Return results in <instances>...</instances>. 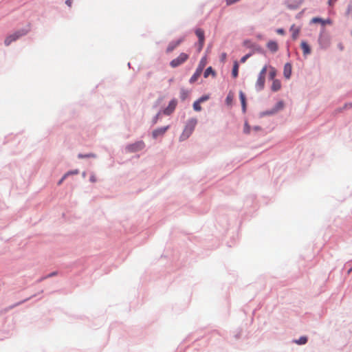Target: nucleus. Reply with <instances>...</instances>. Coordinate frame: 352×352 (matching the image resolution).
Listing matches in <instances>:
<instances>
[{"label": "nucleus", "instance_id": "79ce46f5", "mask_svg": "<svg viewBox=\"0 0 352 352\" xmlns=\"http://www.w3.org/2000/svg\"><path fill=\"white\" fill-rule=\"evenodd\" d=\"M226 58V53H222L221 56H220V60L221 62H224Z\"/></svg>", "mask_w": 352, "mask_h": 352}, {"label": "nucleus", "instance_id": "ddd939ff", "mask_svg": "<svg viewBox=\"0 0 352 352\" xmlns=\"http://www.w3.org/2000/svg\"><path fill=\"white\" fill-rule=\"evenodd\" d=\"M292 65L289 63H287L284 65L283 75L286 79H289L292 75Z\"/></svg>", "mask_w": 352, "mask_h": 352}, {"label": "nucleus", "instance_id": "473e14b6", "mask_svg": "<svg viewBox=\"0 0 352 352\" xmlns=\"http://www.w3.org/2000/svg\"><path fill=\"white\" fill-rule=\"evenodd\" d=\"M232 101H233V96L230 93L227 95V96L226 98V104L230 105L232 104Z\"/></svg>", "mask_w": 352, "mask_h": 352}, {"label": "nucleus", "instance_id": "c03bdc74", "mask_svg": "<svg viewBox=\"0 0 352 352\" xmlns=\"http://www.w3.org/2000/svg\"><path fill=\"white\" fill-rule=\"evenodd\" d=\"M47 275H46V276H44L41 277L39 279H38V280H37V281H36V282H37V283H41V282H42L43 280H44L47 279Z\"/></svg>", "mask_w": 352, "mask_h": 352}, {"label": "nucleus", "instance_id": "a19ab883", "mask_svg": "<svg viewBox=\"0 0 352 352\" xmlns=\"http://www.w3.org/2000/svg\"><path fill=\"white\" fill-rule=\"evenodd\" d=\"M57 274H58V272L57 271H54V272H52L50 273L49 274H47V278H51V277H53V276H56Z\"/></svg>", "mask_w": 352, "mask_h": 352}, {"label": "nucleus", "instance_id": "c9c22d12", "mask_svg": "<svg viewBox=\"0 0 352 352\" xmlns=\"http://www.w3.org/2000/svg\"><path fill=\"white\" fill-rule=\"evenodd\" d=\"M346 15H351L352 16V3H349L347 6L346 11Z\"/></svg>", "mask_w": 352, "mask_h": 352}, {"label": "nucleus", "instance_id": "423d86ee", "mask_svg": "<svg viewBox=\"0 0 352 352\" xmlns=\"http://www.w3.org/2000/svg\"><path fill=\"white\" fill-rule=\"evenodd\" d=\"M243 45L244 47H245L247 48H249V49H250L252 50L250 52V53H252V55L255 52H258V53H260V54H263L264 53V50L263 49V47L261 46H260L258 44H257L256 43L252 42L249 39L245 40L243 41Z\"/></svg>", "mask_w": 352, "mask_h": 352}, {"label": "nucleus", "instance_id": "2f4dec72", "mask_svg": "<svg viewBox=\"0 0 352 352\" xmlns=\"http://www.w3.org/2000/svg\"><path fill=\"white\" fill-rule=\"evenodd\" d=\"M250 130H251L250 126L249 125L248 122H245L244 124V127H243V133L245 134H250Z\"/></svg>", "mask_w": 352, "mask_h": 352}, {"label": "nucleus", "instance_id": "c756f323", "mask_svg": "<svg viewBox=\"0 0 352 352\" xmlns=\"http://www.w3.org/2000/svg\"><path fill=\"white\" fill-rule=\"evenodd\" d=\"M162 110H160L153 118H152V120H151V126H154L155 124H156L158 122V120L160 118V116L162 113Z\"/></svg>", "mask_w": 352, "mask_h": 352}, {"label": "nucleus", "instance_id": "58836bf2", "mask_svg": "<svg viewBox=\"0 0 352 352\" xmlns=\"http://www.w3.org/2000/svg\"><path fill=\"white\" fill-rule=\"evenodd\" d=\"M276 33L278 34H281V35H283L285 34V30L283 28H278L276 30Z\"/></svg>", "mask_w": 352, "mask_h": 352}, {"label": "nucleus", "instance_id": "1a4fd4ad", "mask_svg": "<svg viewBox=\"0 0 352 352\" xmlns=\"http://www.w3.org/2000/svg\"><path fill=\"white\" fill-rule=\"evenodd\" d=\"M177 101L175 98L172 99L166 108L162 110V113L166 116L171 115L177 107Z\"/></svg>", "mask_w": 352, "mask_h": 352}, {"label": "nucleus", "instance_id": "37998d69", "mask_svg": "<svg viewBox=\"0 0 352 352\" xmlns=\"http://www.w3.org/2000/svg\"><path fill=\"white\" fill-rule=\"evenodd\" d=\"M68 175H69V173H65V174L63 176V177L60 179V181L58 182V184H60L63 182V180H65V178H66Z\"/></svg>", "mask_w": 352, "mask_h": 352}, {"label": "nucleus", "instance_id": "f3484780", "mask_svg": "<svg viewBox=\"0 0 352 352\" xmlns=\"http://www.w3.org/2000/svg\"><path fill=\"white\" fill-rule=\"evenodd\" d=\"M195 33L198 37V42L202 43L204 42L205 40V35H204V31L201 28H197L195 30Z\"/></svg>", "mask_w": 352, "mask_h": 352}, {"label": "nucleus", "instance_id": "09e8293b", "mask_svg": "<svg viewBox=\"0 0 352 352\" xmlns=\"http://www.w3.org/2000/svg\"><path fill=\"white\" fill-rule=\"evenodd\" d=\"M198 43H199V50H201L202 49L203 46H204V42H202V43H199L198 42Z\"/></svg>", "mask_w": 352, "mask_h": 352}, {"label": "nucleus", "instance_id": "a211bd4d", "mask_svg": "<svg viewBox=\"0 0 352 352\" xmlns=\"http://www.w3.org/2000/svg\"><path fill=\"white\" fill-rule=\"evenodd\" d=\"M267 47L273 53L276 52L278 50V43L274 41H270L267 44Z\"/></svg>", "mask_w": 352, "mask_h": 352}, {"label": "nucleus", "instance_id": "7c9ffc66", "mask_svg": "<svg viewBox=\"0 0 352 352\" xmlns=\"http://www.w3.org/2000/svg\"><path fill=\"white\" fill-rule=\"evenodd\" d=\"M192 107L195 111H200L201 110V107L197 100L193 102Z\"/></svg>", "mask_w": 352, "mask_h": 352}, {"label": "nucleus", "instance_id": "dca6fc26", "mask_svg": "<svg viewBox=\"0 0 352 352\" xmlns=\"http://www.w3.org/2000/svg\"><path fill=\"white\" fill-rule=\"evenodd\" d=\"M310 23H320L322 25V26H324L327 23H329V24L331 23V21L329 19H327L325 20V19H322L320 17H314L311 19Z\"/></svg>", "mask_w": 352, "mask_h": 352}, {"label": "nucleus", "instance_id": "864d4df0", "mask_svg": "<svg viewBox=\"0 0 352 352\" xmlns=\"http://www.w3.org/2000/svg\"><path fill=\"white\" fill-rule=\"evenodd\" d=\"M128 67H129V68H131V63H128Z\"/></svg>", "mask_w": 352, "mask_h": 352}, {"label": "nucleus", "instance_id": "f03ea898", "mask_svg": "<svg viewBox=\"0 0 352 352\" xmlns=\"http://www.w3.org/2000/svg\"><path fill=\"white\" fill-rule=\"evenodd\" d=\"M30 28L28 26V28H22V29H20V30L16 31L15 32L8 36L6 38V39L4 41L5 45L6 46H8L12 42L19 39L20 37L26 35L30 32Z\"/></svg>", "mask_w": 352, "mask_h": 352}, {"label": "nucleus", "instance_id": "412c9836", "mask_svg": "<svg viewBox=\"0 0 352 352\" xmlns=\"http://www.w3.org/2000/svg\"><path fill=\"white\" fill-rule=\"evenodd\" d=\"M32 298V296H30V297H29V298H25V299H24V300H21V301H19V302H16V303H14V304H13V305H10V306H9V307H6V308L5 309V311H8L9 310H10V309H13V308H14V307H17V306H19V305H20L23 304V303H24V302H27L28 300H30V299H31Z\"/></svg>", "mask_w": 352, "mask_h": 352}, {"label": "nucleus", "instance_id": "4c0bfd02", "mask_svg": "<svg viewBox=\"0 0 352 352\" xmlns=\"http://www.w3.org/2000/svg\"><path fill=\"white\" fill-rule=\"evenodd\" d=\"M350 108H352V102H346L344 104V107L342 108H340L339 109V111H342L343 109H350Z\"/></svg>", "mask_w": 352, "mask_h": 352}, {"label": "nucleus", "instance_id": "e433bc0d", "mask_svg": "<svg viewBox=\"0 0 352 352\" xmlns=\"http://www.w3.org/2000/svg\"><path fill=\"white\" fill-rule=\"evenodd\" d=\"M267 65H265V66L262 68V69L261 70V72H259V74H258V76L265 77V74H266V72H267Z\"/></svg>", "mask_w": 352, "mask_h": 352}, {"label": "nucleus", "instance_id": "5fc2aeb1", "mask_svg": "<svg viewBox=\"0 0 352 352\" xmlns=\"http://www.w3.org/2000/svg\"><path fill=\"white\" fill-rule=\"evenodd\" d=\"M350 3H352V1H350Z\"/></svg>", "mask_w": 352, "mask_h": 352}, {"label": "nucleus", "instance_id": "ea45409f", "mask_svg": "<svg viewBox=\"0 0 352 352\" xmlns=\"http://www.w3.org/2000/svg\"><path fill=\"white\" fill-rule=\"evenodd\" d=\"M78 173H79V170L78 169H75L73 170L68 171L67 173H69V175H77V174H78Z\"/></svg>", "mask_w": 352, "mask_h": 352}, {"label": "nucleus", "instance_id": "de8ad7c7", "mask_svg": "<svg viewBox=\"0 0 352 352\" xmlns=\"http://www.w3.org/2000/svg\"><path fill=\"white\" fill-rule=\"evenodd\" d=\"M96 177L94 176V175H91L89 178V181L91 182H96Z\"/></svg>", "mask_w": 352, "mask_h": 352}, {"label": "nucleus", "instance_id": "a18cd8bd", "mask_svg": "<svg viewBox=\"0 0 352 352\" xmlns=\"http://www.w3.org/2000/svg\"><path fill=\"white\" fill-rule=\"evenodd\" d=\"M252 129L255 131H258L261 130V127L260 126H258V125L253 126Z\"/></svg>", "mask_w": 352, "mask_h": 352}, {"label": "nucleus", "instance_id": "6e6552de", "mask_svg": "<svg viewBox=\"0 0 352 352\" xmlns=\"http://www.w3.org/2000/svg\"><path fill=\"white\" fill-rule=\"evenodd\" d=\"M305 0H285L284 5L291 10H295L299 8Z\"/></svg>", "mask_w": 352, "mask_h": 352}, {"label": "nucleus", "instance_id": "5701e85b", "mask_svg": "<svg viewBox=\"0 0 352 352\" xmlns=\"http://www.w3.org/2000/svg\"><path fill=\"white\" fill-rule=\"evenodd\" d=\"M290 31L292 32V38L294 40H296L298 36V34L300 32V28H296L295 25H292L290 28Z\"/></svg>", "mask_w": 352, "mask_h": 352}, {"label": "nucleus", "instance_id": "4be33fe9", "mask_svg": "<svg viewBox=\"0 0 352 352\" xmlns=\"http://www.w3.org/2000/svg\"><path fill=\"white\" fill-rule=\"evenodd\" d=\"M209 75H212L213 77L216 76V72L211 66L207 67L204 72V78H208Z\"/></svg>", "mask_w": 352, "mask_h": 352}, {"label": "nucleus", "instance_id": "8fccbe9b", "mask_svg": "<svg viewBox=\"0 0 352 352\" xmlns=\"http://www.w3.org/2000/svg\"><path fill=\"white\" fill-rule=\"evenodd\" d=\"M339 48L342 50H343V46L342 45V44H340L339 45Z\"/></svg>", "mask_w": 352, "mask_h": 352}, {"label": "nucleus", "instance_id": "aec40b11", "mask_svg": "<svg viewBox=\"0 0 352 352\" xmlns=\"http://www.w3.org/2000/svg\"><path fill=\"white\" fill-rule=\"evenodd\" d=\"M239 75V63L237 60H234L233 63V67L232 69V76L236 78Z\"/></svg>", "mask_w": 352, "mask_h": 352}, {"label": "nucleus", "instance_id": "cd10ccee", "mask_svg": "<svg viewBox=\"0 0 352 352\" xmlns=\"http://www.w3.org/2000/svg\"><path fill=\"white\" fill-rule=\"evenodd\" d=\"M276 113L274 109L272 107L271 109L263 111L261 113V116H272Z\"/></svg>", "mask_w": 352, "mask_h": 352}, {"label": "nucleus", "instance_id": "20e7f679", "mask_svg": "<svg viewBox=\"0 0 352 352\" xmlns=\"http://www.w3.org/2000/svg\"><path fill=\"white\" fill-rule=\"evenodd\" d=\"M206 65V57L204 56L199 60L198 66L195 69V72H194V74H192V76L190 77V78L189 80V82L190 84H193L194 82H195L197 80L198 78L202 73L203 69L205 67Z\"/></svg>", "mask_w": 352, "mask_h": 352}, {"label": "nucleus", "instance_id": "4468645a", "mask_svg": "<svg viewBox=\"0 0 352 352\" xmlns=\"http://www.w3.org/2000/svg\"><path fill=\"white\" fill-rule=\"evenodd\" d=\"M239 99H240L241 104L242 111H243V113H245L246 108H247L246 97H245V94L242 91H239Z\"/></svg>", "mask_w": 352, "mask_h": 352}, {"label": "nucleus", "instance_id": "7ed1b4c3", "mask_svg": "<svg viewBox=\"0 0 352 352\" xmlns=\"http://www.w3.org/2000/svg\"><path fill=\"white\" fill-rule=\"evenodd\" d=\"M324 30V28L322 27L318 41L320 48L326 50L330 46L331 41L329 35Z\"/></svg>", "mask_w": 352, "mask_h": 352}, {"label": "nucleus", "instance_id": "f704fd0d", "mask_svg": "<svg viewBox=\"0 0 352 352\" xmlns=\"http://www.w3.org/2000/svg\"><path fill=\"white\" fill-rule=\"evenodd\" d=\"M210 98L209 95H203L199 98L197 99V100L199 102V103L204 102L206 100H208Z\"/></svg>", "mask_w": 352, "mask_h": 352}, {"label": "nucleus", "instance_id": "6ab92c4d", "mask_svg": "<svg viewBox=\"0 0 352 352\" xmlns=\"http://www.w3.org/2000/svg\"><path fill=\"white\" fill-rule=\"evenodd\" d=\"M281 88V82L279 80L276 79L274 80L271 86V89L272 91H278Z\"/></svg>", "mask_w": 352, "mask_h": 352}, {"label": "nucleus", "instance_id": "f8f14e48", "mask_svg": "<svg viewBox=\"0 0 352 352\" xmlns=\"http://www.w3.org/2000/svg\"><path fill=\"white\" fill-rule=\"evenodd\" d=\"M265 81V77L258 76V78H257V80H256V82L255 85V88L258 91H260L264 89Z\"/></svg>", "mask_w": 352, "mask_h": 352}, {"label": "nucleus", "instance_id": "a878e982", "mask_svg": "<svg viewBox=\"0 0 352 352\" xmlns=\"http://www.w3.org/2000/svg\"><path fill=\"white\" fill-rule=\"evenodd\" d=\"M284 106H285L284 102L283 100H280L276 103V104L273 107V108L274 109L275 111H276V113H277L278 111L282 110L284 108Z\"/></svg>", "mask_w": 352, "mask_h": 352}, {"label": "nucleus", "instance_id": "603ef678", "mask_svg": "<svg viewBox=\"0 0 352 352\" xmlns=\"http://www.w3.org/2000/svg\"><path fill=\"white\" fill-rule=\"evenodd\" d=\"M351 272H352V267L349 270L348 274L351 273Z\"/></svg>", "mask_w": 352, "mask_h": 352}, {"label": "nucleus", "instance_id": "2eb2a0df", "mask_svg": "<svg viewBox=\"0 0 352 352\" xmlns=\"http://www.w3.org/2000/svg\"><path fill=\"white\" fill-rule=\"evenodd\" d=\"M300 47L302 50L303 55L305 56H307L308 54H309L311 53V47L306 41H302L301 42Z\"/></svg>", "mask_w": 352, "mask_h": 352}, {"label": "nucleus", "instance_id": "f257e3e1", "mask_svg": "<svg viewBox=\"0 0 352 352\" xmlns=\"http://www.w3.org/2000/svg\"><path fill=\"white\" fill-rule=\"evenodd\" d=\"M197 123V120L196 118H190L187 121L184 129L179 137L180 141H184L190 136V135L195 130Z\"/></svg>", "mask_w": 352, "mask_h": 352}, {"label": "nucleus", "instance_id": "b1692460", "mask_svg": "<svg viewBox=\"0 0 352 352\" xmlns=\"http://www.w3.org/2000/svg\"><path fill=\"white\" fill-rule=\"evenodd\" d=\"M308 341L307 336H300L298 339L294 340L293 342L298 345L305 344Z\"/></svg>", "mask_w": 352, "mask_h": 352}, {"label": "nucleus", "instance_id": "0eeeda50", "mask_svg": "<svg viewBox=\"0 0 352 352\" xmlns=\"http://www.w3.org/2000/svg\"><path fill=\"white\" fill-rule=\"evenodd\" d=\"M188 58V55L184 52H182L177 58L173 59L170 62V65L173 68L177 67L183 64Z\"/></svg>", "mask_w": 352, "mask_h": 352}, {"label": "nucleus", "instance_id": "393cba45", "mask_svg": "<svg viewBox=\"0 0 352 352\" xmlns=\"http://www.w3.org/2000/svg\"><path fill=\"white\" fill-rule=\"evenodd\" d=\"M188 94L189 91L187 89H185L184 88H182L180 89L179 97L182 101H184L187 98Z\"/></svg>", "mask_w": 352, "mask_h": 352}, {"label": "nucleus", "instance_id": "72a5a7b5", "mask_svg": "<svg viewBox=\"0 0 352 352\" xmlns=\"http://www.w3.org/2000/svg\"><path fill=\"white\" fill-rule=\"evenodd\" d=\"M252 56V53H248L247 54H245V56H242L240 59V62L241 63H245L248 58H249L250 57H251Z\"/></svg>", "mask_w": 352, "mask_h": 352}, {"label": "nucleus", "instance_id": "c85d7f7f", "mask_svg": "<svg viewBox=\"0 0 352 352\" xmlns=\"http://www.w3.org/2000/svg\"><path fill=\"white\" fill-rule=\"evenodd\" d=\"M276 75V69L273 67H270V70L269 72V78L273 81L274 80H275L274 78H275Z\"/></svg>", "mask_w": 352, "mask_h": 352}, {"label": "nucleus", "instance_id": "3c124183", "mask_svg": "<svg viewBox=\"0 0 352 352\" xmlns=\"http://www.w3.org/2000/svg\"><path fill=\"white\" fill-rule=\"evenodd\" d=\"M328 3H329V5L331 6L332 3V0H329Z\"/></svg>", "mask_w": 352, "mask_h": 352}, {"label": "nucleus", "instance_id": "9d476101", "mask_svg": "<svg viewBox=\"0 0 352 352\" xmlns=\"http://www.w3.org/2000/svg\"><path fill=\"white\" fill-rule=\"evenodd\" d=\"M185 39V36H181L177 40L170 41L166 48V52L170 53L173 52L178 45H179Z\"/></svg>", "mask_w": 352, "mask_h": 352}, {"label": "nucleus", "instance_id": "9b49d317", "mask_svg": "<svg viewBox=\"0 0 352 352\" xmlns=\"http://www.w3.org/2000/svg\"><path fill=\"white\" fill-rule=\"evenodd\" d=\"M170 126H161L154 129L152 132V137L153 139H157L159 137L163 136L166 131L169 129Z\"/></svg>", "mask_w": 352, "mask_h": 352}, {"label": "nucleus", "instance_id": "49530a36", "mask_svg": "<svg viewBox=\"0 0 352 352\" xmlns=\"http://www.w3.org/2000/svg\"><path fill=\"white\" fill-rule=\"evenodd\" d=\"M65 3H66L68 6H72V0H66Z\"/></svg>", "mask_w": 352, "mask_h": 352}, {"label": "nucleus", "instance_id": "39448f33", "mask_svg": "<svg viewBox=\"0 0 352 352\" xmlns=\"http://www.w3.org/2000/svg\"><path fill=\"white\" fill-rule=\"evenodd\" d=\"M145 148V143L142 140L137 141L132 144H129L125 147L127 153H135L143 150Z\"/></svg>", "mask_w": 352, "mask_h": 352}, {"label": "nucleus", "instance_id": "bb28decb", "mask_svg": "<svg viewBox=\"0 0 352 352\" xmlns=\"http://www.w3.org/2000/svg\"><path fill=\"white\" fill-rule=\"evenodd\" d=\"M78 157L79 159H83V158H89V157H96V155L93 153H87V154H82V153H79L78 155Z\"/></svg>", "mask_w": 352, "mask_h": 352}]
</instances>
